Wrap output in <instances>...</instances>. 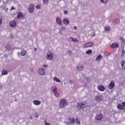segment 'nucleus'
<instances>
[{
	"label": "nucleus",
	"instance_id": "nucleus-40",
	"mask_svg": "<svg viewBox=\"0 0 125 125\" xmlns=\"http://www.w3.org/2000/svg\"><path fill=\"white\" fill-rule=\"evenodd\" d=\"M43 67H44V68H47L48 65L47 64H43Z\"/></svg>",
	"mask_w": 125,
	"mask_h": 125
},
{
	"label": "nucleus",
	"instance_id": "nucleus-22",
	"mask_svg": "<svg viewBox=\"0 0 125 125\" xmlns=\"http://www.w3.org/2000/svg\"><path fill=\"white\" fill-rule=\"evenodd\" d=\"M85 53H86V54L89 55V54H91L92 53V50L88 49V50H87V51H86Z\"/></svg>",
	"mask_w": 125,
	"mask_h": 125
},
{
	"label": "nucleus",
	"instance_id": "nucleus-3",
	"mask_svg": "<svg viewBox=\"0 0 125 125\" xmlns=\"http://www.w3.org/2000/svg\"><path fill=\"white\" fill-rule=\"evenodd\" d=\"M47 59L49 60H52L53 59V53L51 52V51H49L47 53Z\"/></svg>",
	"mask_w": 125,
	"mask_h": 125
},
{
	"label": "nucleus",
	"instance_id": "nucleus-10",
	"mask_svg": "<svg viewBox=\"0 0 125 125\" xmlns=\"http://www.w3.org/2000/svg\"><path fill=\"white\" fill-rule=\"evenodd\" d=\"M56 22L58 25H59L60 26H62V21H61V19L59 17H57Z\"/></svg>",
	"mask_w": 125,
	"mask_h": 125
},
{
	"label": "nucleus",
	"instance_id": "nucleus-11",
	"mask_svg": "<svg viewBox=\"0 0 125 125\" xmlns=\"http://www.w3.org/2000/svg\"><path fill=\"white\" fill-rule=\"evenodd\" d=\"M34 7H35V5L34 4H31L30 5L29 11L30 13H33L34 12V10H35Z\"/></svg>",
	"mask_w": 125,
	"mask_h": 125
},
{
	"label": "nucleus",
	"instance_id": "nucleus-37",
	"mask_svg": "<svg viewBox=\"0 0 125 125\" xmlns=\"http://www.w3.org/2000/svg\"><path fill=\"white\" fill-rule=\"evenodd\" d=\"M36 8H38V9H40V8H41V5H37L36 6Z\"/></svg>",
	"mask_w": 125,
	"mask_h": 125
},
{
	"label": "nucleus",
	"instance_id": "nucleus-25",
	"mask_svg": "<svg viewBox=\"0 0 125 125\" xmlns=\"http://www.w3.org/2000/svg\"><path fill=\"white\" fill-rule=\"evenodd\" d=\"M8 74V72L5 70H2V75H7Z\"/></svg>",
	"mask_w": 125,
	"mask_h": 125
},
{
	"label": "nucleus",
	"instance_id": "nucleus-27",
	"mask_svg": "<svg viewBox=\"0 0 125 125\" xmlns=\"http://www.w3.org/2000/svg\"><path fill=\"white\" fill-rule=\"evenodd\" d=\"M54 80L55 81V82H57V83H61L60 80H59L57 77H55L54 78Z\"/></svg>",
	"mask_w": 125,
	"mask_h": 125
},
{
	"label": "nucleus",
	"instance_id": "nucleus-7",
	"mask_svg": "<svg viewBox=\"0 0 125 125\" xmlns=\"http://www.w3.org/2000/svg\"><path fill=\"white\" fill-rule=\"evenodd\" d=\"M96 119L98 121H101L102 119H103V115L102 114L100 113L99 114H97L96 117Z\"/></svg>",
	"mask_w": 125,
	"mask_h": 125
},
{
	"label": "nucleus",
	"instance_id": "nucleus-36",
	"mask_svg": "<svg viewBox=\"0 0 125 125\" xmlns=\"http://www.w3.org/2000/svg\"><path fill=\"white\" fill-rule=\"evenodd\" d=\"M105 56H109V55H110V53L109 52H106L104 53Z\"/></svg>",
	"mask_w": 125,
	"mask_h": 125
},
{
	"label": "nucleus",
	"instance_id": "nucleus-12",
	"mask_svg": "<svg viewBox=\"0 0 125 125\" xmlns=\"http://www.w3.org/2000/svg\"><path fill=\"white\" fill-rule=\"evenodd\" d=\"M17 23L15 21H12L10 22V26L11 27H16Z\"/></svg>",
	"mask_w": 125,
	"mask_h": 125
},
{
	"label": "nucleus",
	"instance_id": "nucleus-13",
	"mask_svg": "<svg viewBox=\"0 0 125 125\" xmlns=\"http://www.w3.org/2000/svg\"><path fill=\"white\" fill-rule=\"evenodd\" d=\"M62 22L64 25H69L70 24V21H69V19H64Z\"/></svg>",
	"mask_w": 125,
	"mask_h": 125
},
{
	"label": "nucleus",
	"instance_id": "nucleus-45",
	"mask_svg": "<svg viewBox=\"0 0 125 125\" xmlns=\"http://www.w3.org/2000/svg\"><path fill=\"white\" fill-rule=\"evenodd\" d=\"M45 125H49V123H46V121H45Z\"/></svg>",
	"mask_w": 125,
	"mask_h": 125
},
{
	"label": "nucleus",
	"instance_id": "nucleus-43",
	"mask_svg": "<svg viewBox=\"0 0 125 125\" xmlns=\"http://www.w3.org/2000/svg\"><path fill=\"white\" fill-rule=\"evenodd\" d=\"M15 9V8H14L13 7H12L11 8L10 10H14Z\"/></svg>",
	"mask_w": 125,
	"mask_h": 125
},
{
	"label": "nucleus",
	"instance_id": "nucleus-15",
	"mask_svg": "<svg viewBox=\"0 0 125 125\" xmlns=\"http://www.w3.org/2000/svg\"><path fill=\"white\" fill-rule=\"evenodd\" d=\"M24 17V16L23 15V13L21 12H19L18 13V16H17V19H20V18H23Z\"/></svg>",
	"mask_w": 125,
	"mask_h": 125
},
{
	"label": "nucleus",
	"instance_id": "nucleus-35",
	"mask_svg": "<svg viewBox=\"0 0 125 125\" xmlns=\"http://www.w3.org/2000/svg\"><path fill=\"white\" fill-rule=\"evenodd\" d=\"M1 23H2V17H0V25H1Z\"/></svg>",
	"mask_w": 125,
	"mask_h": 125
},
{
	"label": "nucleus",
	"instance_id": "nucleus-34",
	"mask_svg": "<svg viewBox=\"0 0 125 125\" xmlns=\"http://www.w3.org/2000/svg\"><path fill=\"white\" fill-rule=\"evenodd\" d=\"M55 95L56 96V97H59V93H57V92L55 93Z\"/></svg>",
	"mask_w": 125,
	"mask_h": 125
},
{
	"label": "nucleus",
	"instance_id": "nucleus-4",
	"mask_svg": "<svg viewBox=\"0 0 125 125\" xmlns=\"http://www.w3.org/2000/svg\"><path fill=\"white\" fill-rule=\"evenodd\" d=\"M93 45H94L93 42H89L83 44V47L86 48V47H90L91 46H93Z\"/></svg>",
	"mask_w": 125,
	"mask_h": 125
},
{
	"label": "nucleus",
	"instance_id": "nucleus-24",
	"mask_svg": "<svg viewBox=\"0 0 125 125\" xmlns=\"http://www.w3.org/2000/svg\"><path fill=\"white\" fill-rule=\"evenodd\" d=\"M5 48H6V49H7V50H11V49H12V47L9 45L6 46Z\"/></svg>",
	"mask_w": 125,
	"mask_h": 125
},
{
	"label": "nucleus",
	"instance_id": "nucleus-46",
	"mask_svg": "<svg viewBox=\"0 0 125 125\" xmlns=\"http://www.w3.org/2000/svg\"><path fill=\"white\" fill-rule=\"evenodd\" d=\"M38 50V49L37 48H34V51H37Z\"/></svg>",
	"mask_w": 125,
	"mask_h": 125
},
{
	"label": "nucleus",
	"instance_id": "nucleus-2",
	"mask_svg": "<svg viewBox=\"0 0 125 125\" xmlns=\"http://www.w3.org/2000/svg\"><path fill=\"white\" fill-rule=\"evenodd\" d=\"M77 108L79 110H81V109H84V108H85V104L83 102L78 103H77Z\"/></svg>",
	"mask_w": 125,
	"mask_h": 125
},
{
	"label": "nucleus",
	"instance_id": "nucleus-5",
	"mask_svg": "<svg viewBox=\"0 0 125 125\" xmlns=\"http://www.w3.org/2000/svg\"><path fill=\"white\" fill-rule=\"evenodd\" d=\"M114 87H115V82H114L113 81H112L109 84L108 87L109 89H113V88H114Z\"/></svg>",
	"mask_w": 125,
	"mask_h": 125
},
{
	"label": "nucleus",
	"instance_id": "nucleus-28",
	"mask_svg": "<svg viewBox=\"0 0 125 125\" xmlns=\"http://www.w3.org/2000/svg\"><path fill=\"white\" fill-rule=\"evenodd\" d=\"M52 89H53V92H54V93L57 92V88H56V87H55L54 88L52 87Z\"/></svg>",
	"mask_w": 125,
	"mask_h": 125
},
{
	"label": "nucleus",
	"instance_id": "nucleus-33",
	"mask_svg": "<svg viewBox=\"0 0 125 125\" xmlns=\"http://www.w3.org/2000/svg\"><path fill=\"white\" fill-rule=\"evenodd\" d=\"M101 1L103 3H107V1H108V0H101Z\"/></svg>",
	"mask_w": 125,
	"mask_h": 125
},
{
	"label": "nucleus",
	"instance_id": "nucleus-19",
	"mask_svg": "<svg viewBox=\"0 0 125 125\" xmlns=\"http://www.w3.org/2000/svg\"><path fill=\"white\" fill-rule=\"evenodd\" d=\"M41 102L40 101H38V100H35L33 101V104L35 105H40V104H41Z\"/></svg>",
	"mask_w": 125,
	"mask_h": 125
},
{
	"label": "nucleus",
	"instance_id": "nucleus-49",
	"mask_svg": "<svg viewBox=\"0 0 125 125\" xmlns=\"http://www.w3.org/2000/svg\"><path fill=\"white\" fill-rule=\"evenodd\" d=\"M29 119H30V120H32V119H33V117H30L29 118Z\"/></svg>",
	"mask_w": 125,
	"mask_h": 125
},
{
	"label": "nucleus",
	"instance_id": "nucleus-38",
	"mask_svg": "<svg viewBox=\"0 0 125 125\" xmlns=\"http://www.w3.org/2000/svg\"><path fill=\"white\" fill-rule=\"evenodd\" d=\"M34 116H35V118H39V114H38L37 113H35L34 114Z\"/></svg>",
	"mask_w": 125,
	"mask_h": 125
},
{
	"label": "nucleus",
	"instance_id": "nucleus-47",
	"mask_svg": "<svg viewBox=\"0 0 125 125\" xmlns=\"http://www.w3.org/2000/svg\"><path fill=\"white\" fill-rule=\"evenodd\" d=\"M117 21H118V23H120V20L119 19L116 20Z\"/></svg>",
	"mask_w": 125,
	"mask_h": 125
},
{
	"label": "nucleus",
	"instance_id": "nucleus-6",
	"mask_svg": "<svg viewBox=\"0 0 125 125\" xmlns=\"http://www.w3.org/2000/svg\"><path fill=\"white\" fill-rule=\"evenodd\" d=\"M38 73L39 75H41L42 76H43L45 75V70L43 68H40Z\"/></svg>",
	"mask_w": 125,
	"mask_h": 125
},
{
	"label": "nucleus",
	"instance_id": "nucleus-16",
	"mask_svg": "<svg viewBox=\"0 0 125 125\" xmlns=\"http://www.w3.org/2000/svg\"><path fill=\"white\" fill-rule=\"evenodd\" d=\"M103 99V98L102 97V96H97L96 97V101H102Z\"/></svg>",
	"mask_w": 125,
	"mask_h": 125
},
{
	"label": "nucleus",
	"instance_id": "nucleus-9",
	"mask_svg": "<svg viewBox=\"0 0 125 125\" xmlns=\"http://www.w3.org/2000/svg\"><path fill=\"white\" fill-rule=\"evenodd\" d=\"M120 46V44L118 43H113L111 45V48H118Z\"/></svg>",
	"mask_w": 125,
	"mask_h": 125
},
{
	"label": "nucleus",
	"instance_id": "nucleus-1",
	"mask_svg": "<svg viewBox=\"0 0 125 125\" xmlns=\"http://www.w3.org/2000/svg\"><path fill=\"white\" fill-rule=\"evenodd\" d=\"M61 108H65L66 106H68V102L65 99H61L59 104Z\"/></svg>",
	"mask_w": 125,
	"mask_h": 125
},
{
	"label": "nucleus",
	"instance_id": "nucleus-8",
	"mask_svg": "<svg viewBox=\"0 0 125 125\" xmlns=\"http://www.w3.org/2000/svg\"><path fill=\"white\" fill-rule=\"evenodd\" d=\"M97 88H98V90H99L100 91H104V90H105V87L104 86H103V85H98Z\"/></svg>",
	"mask_w": 125,
	"mask_h": 125
},
{
	"label": "nucleus",
	"instance_id": "nucleus-18",
	"mask_svg": "<svg viewBox=\"0 0 125 125\" xmlns=\"http://www.w3.org/2000/svg\"><path fill=\"white\" fill-rule=\"evenodd\" d=\"M68 120L70 121V124H75L76 120H75V118L72 117L68 119Z\"/></svg>",
	"mask_w": 125,
	"mask_h": 125
},
{
	"label": "nucleus",
	"instance_id": "nucleus-30",
	"mask_svg": "<svg viewBox=\"0 0 125 125\" xmlns=\"http://www.w3.org/2000/svg\"><path fill=\"white\" fill-rule=\"evenodd\" d=\"M125 49L123 48L121 53V55L122 57H124V56H125Z\"/></svg>",
	"mask_w": 125,
	"mask_h": 125
},
{
	"label": "nucleus",
	"instance_id": "nucleus-29",
	"mask_svg": "<svg viewBox=\"0 0 125 125\" xmlns=\"http://www.w3.org/2000/svg\"><path fill=\"white\" fill-rule=\"evenodd\" d=\"M48 1H49V0H43V3L44 4H47V3H48Z\"/></svg>",
	"mask_w": 125,
	"mask_h": 125
},
{
	"label": "nucleus",
	"instance_id": "nucleus-23",
	"mask_svg": "<svg viewBox=\"0 0 125 125\" xmlns=\"http://www.w3.org/2000/svg\"><path fill=\"white\" fill-rule=\"evenodd\" d=\"M21 56H24L26 55V51L22 50L21 52Z\"/></svg>",
	"mask_w": 125,
	"mask_h": 125
},
{
	"label": "nucleus",
	"instance_id": "nucleus-14",
	"mask_svg": "<svg viewBox=\"0 0 125 125\" xmlns=\"http://www.w3.org/2000/svg\"><path fill=\"white\" fill-rule=\"evenodd\" d=\"M117 108H118V110H119L120 111H122L123 110H125V108L124 107L123 105H122L121 104H118V105L117 106Z\"/></svg>",
	"mask_w": 125,
	"mask_h": 125
},
{
	"label": "nucleus",
	"instance_id": "nucleus-39",
	"mask_svg": "<svg viewBox=\"0 0 125 125\" xmlns=\"http://www.w3.org/2000/svg\"><path fill=\"white\" fill-rule=\"evenodd\" d=\"M122 106H123L124 108H125V102L122 103Z\"/></svg>",
	"mask_w": 125,
	"mask_h": 125
},
{
	"label": "nucleus",
	"instance_id": "nucleus-48",
	"mask_svg": "<svg viewBox=\"0 0 125 125\" xmlns=\"http://www.w3.org/2000/svg\"><path fill=\"white\" fill-rule=\"evenodd\" d=\"M62 30H65V27H62Z\"/></svg>",
	"mask_w": 125,
	"mask_h": 125
},
{
	"label": "nucleus",
	"instance_id": "nucleus-17",
	"mask_svg": "<svg viewBox=\"0 0 125 125\" xmlns=\"http://www.w3.org/2000/svg\"><path fill=\"white\" fill-rule=\"evenodd\" d=\"M102 59H103V56H102V55L101 54H100L96 58L97 61H100L101 60H102Z\"/></svg>",
	"mask_w": 125,
	"mask_h": 125
},
{
	"label": "nucleus",
	"instance_id": "nucleus-31",
	"mask_svg": "<svg viewBox=\"0 0 125 125\" xmlns=\"http://www.w3.org/2000/svg\"><path fill=\"white\" fill-rule=\"evenodd\" d=\"M76 123L78 125H81V121H80V119H79V118H76Z\"/></svg>",
	"mask_w": 125,
	"mask_h": 125
},
{
	"label": "nucleus",
	"instance_id": "nucleus-20",
	"mask_svg": "<svg viewBox=\"0 0 125 125\" xmlns=\"http://www.w3.org/2000/svg\"><path fill=\"white\" fill-rule=\"evenodd\" d=\"M83 69L84 67L83 66V65H79L77 67V70H78V71H83Z\"/></svg>",
	"mask_w": 125,
	"mask_h": 125
},
{
	"label": "nucleus",
	"instance_id": "nucleus-42",
	"mask_svg": "<svg viewBox=\"0 0 125 125\" xmlns=\"http://www.w3.org/2000/svg\"><path fill=\"white\" fill-rule=\"evenodd\" d=\"M64 14H68V11H67V10H65L64 11Z\"/></svg>",
	"mask_w": 125,
	"mask_h": 125
},
{
	"label": "nucleus",
	"instance_id": "nucleus-44",
	"mask_svg": "<svg viewBox=\"0 0 125 125\" xmlns=\"http://www.w3.org/2000/svg\"><path fill=\"white\" fill-rule=\"evenodd\" d=\"M74 30H78V27L77 26H74Z\"/></svg>",
	"mask_w": 125,
	"mask_h": 125
},
{
	"label": "nucleus",
	"instance_id": "nucleus-21",
	"mask_svg": "<svg viewBox=\"0 0 125 125\" xmlns=\"http://www.w3.org/2000/svg\"><path fill=\"white\" fill-rule=\"evenodd\" d=\"M121 66L124 70H125V61H122L121 62Z\"/></svg>",
	"mask_w": 125,
	"mask_h": 125
},
{
	"label": "nucleus",
	"instance_id": "nucleus-32",
	"mask_svg": "<svg viewBox=\"0 0 125 125\" xmlns=\"http://www.w3.org/2000/svg\"><path fill=\"white\" fill-rule=\"evenodd\" d=\"M70 39H71L72 40V41H73V42H78V40H77V39H76V38H75L71 37Z\"/></svg>",
	"mask_w": 125,
	"mask_h": 125
},
{
	"label": "nucleus",
	"instance_id": "nucleus-41",
	"mask_svg": "<svg viewBox=\"0 0 125 125\" xmlns=\"http://www.w3.org/2000/svg\"><path fill=\"white\" fill-rule=\"evenodd\" d=\"M70 83H74V81L71 80L69 81Z\"/></svg>",
	"mask_w": 125,
	"mask_h": 125
},
{
	"label": "nucleus",
	"instance_id": "nucleus-26",
	"mask_svg": "<svg viewBox=\"0 0 125 125\" xmlns=\"http://www.w3.org/2000/svg\"><path fill=\"white\" fill-rule=\"evenodd\" d=\"M110 29H111V27H110L109 26H105L104 27L105 31H107V32H108V31H109Z\"/></svg>",
	"mask_w": 125,
	"mask_h": 125
}]
</instances>
